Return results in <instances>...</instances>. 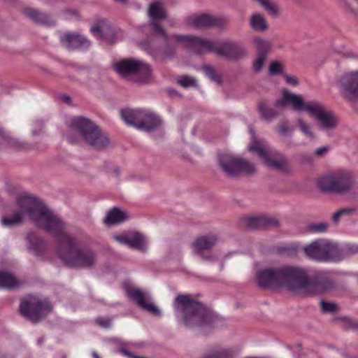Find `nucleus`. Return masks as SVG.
Wrapping results in <instances>:
<instances>
[{
	"mask_svg": "<svg viewBox=\"0 0 358 358\" xmlns=\"http://www.w3.org/2000/svg\"><path fill=\"white\" fill-rule=\"evenodd\" d=\"M71 127L76 130L88 145L100 149L108 144V139L90 120L76 117L71 120Z\"/></svg>",
	"mask_w": 358,
	"mask_h": 358,
	"instance_id": "7",
	"label": "nucleus"
},
{
	"mask_svg": "<svg viewBox=\"0 0 358 358\" xmlns=\"http://www.w3.org/2000/svg\"><path fill=\"white\" fill-rule=\"evenodd\" d=\"M317 183L323 192L342 193L352 188L354 180L350 173L340 171L320 178Z\"/></svg>",
	"mask_w": 358,
	"mask_h": 358,
	"instance_id": "10",
	"label": "nucleus"
},
{
	"mask_svg": "<svg viewBox=\"0 0 358 358\" xmlns=\"http://www.w3.org/2000/svg\"><path fill=\"white\" fill-rule=\"evenodd\" d=\"M31 248L34 250V252L36 253V255L40 254V251L36 249V248L35 247L34 243L31 244Z\"/></svg>",
	"mask_w": 358,
	"mask_h": 358,
	"instance_id": "51",
	"label": "nucleus"
},
{
	"mask_svg": "<svg viewBox=\"0 0 358 358\" xmlns=\"http://www.w3.org/2000/svg\"><path fill=\"white\" fill-rule=\"evenodd\" d=\"M111 341L119 345L120 346V348H124L125 349H127V348L129 347L142 348L143 347V344L142 343L122 342L116 338L111 339Z\"/></svg>",
	"mask_w": 358,
	"mask_h": 358,
	"instance_id": "35",
	"label": "nucleus"
},
{
	"mask_svg": "<svg viewBox=\"0 0 358 358\" xmlns=\"http://www.w3.org/2000/svg\"><path fill=\"white\" fill-rule=\"evenodd\" d=\"M249 26L256 32H265L268 29V23L265 15L259 12H254L249 17Z\"/></svg>",
	"mask_w": 358,
	"mask_h": 358,
	"instance_id": "23",
	"label": "nucleus"
},
{
	"mask_svg": "<svg viewBox=\"0 0 358 358\" xmlns=\"http://www.w3.org/2000/svg\"><path fill=\"white\" fill-rule=\"evenodd\" d=\"M252 45L258 52V55L264 54L266 57L271 50V43L259 36L255 37L252 41Z\"/></svg>",
	"mask_w": 358,
	"mask_h": 358,
	"instance_id": "28",
	"label": "nucleus"
},
{
	"mask_svg": "<svg viewBox=\"0 0 358 358\" xmlns=\"http://www.w3.org/2000/svg\"><path fill=\"white\" fill-rule=\"evenodd\" d=\"M185 49L189 50L197 55L215 52L230 61L237 62L246 55L244 46L231 41H216L192 35H174L169 36L166 31L158 24V53L164 59L172 57L175 54L174 48L171 42Z\"/></svg>",
	"mask_w": 358,
	"mask_h": 358,
	"instance_id": "3",
	"label": "nucleus"
},
{
	"mask_svg": "<svg viewBox=\"0 0 358 358\" xmlns=\"http://www.w3.org/2000/svg\"><path fill=\"white\" fill-rule=\"evenodd\" d=\"M188 23L195 28L203 29L213 26L218 27H224L227 24V21L222 17L202 14L189 17L188 19Z\"/></svg>",
	"mask_w": 358,
	"mask_h": 358,
	"instance_id": "17",
	"label": "nucleus"
},
{
	"mask_svg": "<svg viewBox=\"0 0 358 358\" xmlns=\"http://www.w3.org/2000/svg\"><path fill=\"white\" fill-rule=\"evenodd\" d=\"M157 127V117L153 111L144 108L143 115L141 118L139 131L150 133Z\"/></svg>",
	"mask_w": 358,
	"mask_h": 358,
	"instance_id": "21",
	"label": "nucleus"
},
{
	"mask_svg": "<svg viewBox=\"0 0 358 358\" xmlns=\"http://www.w3.org/2000/svg\"><path fill=\"white\" fill-rule=\"evenodd\" d=\"M23 13L28 18L36 23H40L47 26H50L54 24L48 15L36 9L30 8H25L23 10Z\"/></svg>",
	"mask_w": 358,
	"mask_h": 358,
	"instance_id": "24",
	"label": "nucleus"
},
{
	"mask_svg": "<svg viewBox=\"0 0 358 358\" xmlns=\"http://www.w3.org/2000/svg\"><path fill=\"white\" fill-rule=\"evenodd\" d=\"M305 255L320 262H336L342 259L338 245L327 239L319 238L303 247Z\"/></svg>",
	"mask_w": 358,
	"mask_h": 358,
	"instance_id": "8",
	"label": "nucleus"
},
{
	"mask_svg": "<svg viewBox=\"0 0 358 358\" xmlns=\"http://www.w3.org/2000/svg\"><path fill=\"white\" fill-rule=\"evenodd\" d=\"M277 106H291L297 111H306L318 122L321 129L332 130L336 127L338 119L334 113L318 101H305L302 96L284 90L282 96L277 101Z\"/></svg>",
	"mask_w": 358,
	"mask_h": 358,
	"instance_id": "4",
	"label": "nucleus"
},
{
	"mask_svg": "<svg viewBox=\"0 0 358 358\" xmlns=\"http://www.w3.org/2000/svg\"><path fill=\"white\" fill-rule=\"evenodd\" d=\"M61 99L62 101L66 102V103H69L70 101H71V98L69 96H66V95H62L61 96Z\"/></svg>",
	"mask_w": 358,
	"mask_h": 358,
	"instance_id": "49",
	"label": "nucleus"
},
{
	"mask_svg": "<svg viewBox=\"0 0 358 358\" xmlns=\"http://www.w3.org/2000/svg\"><path fill=\"white\" fill-rule=\"evenodd\" d=\"M296 123L301 131V132L306 136L310 138H314V134L310 130V127L303 120L298 119Z\"/></svg>",
	"mask_w": 358,
	"mask_h": 358,
	"instance_id": "31",
	"label": "nucleus"
},
{
	"mask_svg": "<svg viewBox=\"0 0 358 358\" xmlns=\"http://www.w3.org/2000/svg\"><path fill=\"white\" fill-rule=\"evenodd\" d=\"M67 139H68V141H69V142L70 143H76V141H77L76 139H74L73 138H72V137L71 136V135H68V136H67Z\"/></svg>",
	"mask_w": 358,
	"mask_h": 358,
	"instance_id": "50",
	"label": "nucleus"
},
{
	"mask_svg": "<svg viewBox=\"0 0 358 358\" xmlns=\"http://www.w3.org/2000/svg\"><path fill=\"white\" fill-rule=\"evenodd\" d=\"M280 99L281 98L278 99L275 101V108L267 107L265 102H260L259 103L258 108L262 118H264L266 121H271L278 115L279 112L277 109L280 107H283L282 106H277V101Z\"/></svg>",
	"mask_w": 358,
	"mask_h": 358,
	"instance_id": "27",
	"label": "nucleus"
},
{
	"mask_svg": "<svg viewBox=\"0 0 358 358\" xmlns=\"http://www.w3.org/2000/svg\"><path fill=\"white\" fill-rule=\"evenodd\" d=\"M161 0H158V21L162 19H165L167 16L166 11L165 9L159 6Z\"/></svg>",
	"mask_w": 358,
	"mask_h": 358,
	"instance_id": "45",
	"label": "nucleus"
},
{
	"mask_svg": "<svg viewBox=\"0 0 358 358\" xmlns=\"http://www.w3.org/2000/svg\"><path fill=\"white\" fill-rule=\"evenodd\" d=\"M328 227L327 222H318L309 224L308 229L313 233H324L327 231Z\"/></svg>",
	"mask_w": 358,
	"mask_h": 358,
	"instance_id": "32",
	"label": "nucleus"
},
{
	"mask_svg": "<svg viewBox=\"0 0 358 358\" xmlns=\"http://www.w3.org/2000/svg\"><path fill=\"white\" fill-rule=\"evenodd\" d=\"M148 15L150 21L143 26V31L149 33L150 36L143 39L140 45L143 50L155 57V38L157 36V2H153L149 7Z\"/></svg>",
	"mask_w": 358,
	"mask_h": 358,
	"instance_id": "13",
	"label": "nucleus"
},
{
	"mask_svg": "<svg viewBox=\"0 0 358 358\" xmlns=\"http://www.w3.org/2000/svg\"><path fill=\"white\" fill-rule=\"evenodd\" d=\"M143 110L144 108H123L120 110V116L127 125L138 130Z\"/></svg>",
	"mask_w": 358,
	"mask_h": 358,
	"instance_id": "20",
	"label": "nucleus"
},
{
	"mask_svg": "<svg viewBox=\"0 0 358 358\" xmlns=\"http://www.w3.org/2000/svg\"><path fill=\"white\" fill-rule=\"evenodd\" d=\"M127 219L126 213L117 208H113L109 211L104 219V223L106 225H112L120 223Z\"/></svg>",
	"mask_w": 358,
	"mask_h": 358,
	"instance_id": "26",
	"label": "nucleus"
},
{
	"mask_svg": "<svg viewBox=\"0 0 358 358\" xmlns=\"http://www.w3.org/2000/svg\"><path fill=\"white\" fill-rule=\"evenodd\" d=\"M352 211H353V209L350 208L341 209L334 214L333 220L334 222H336L339 220L341 217L345 215H348Z\"/></svg>",
	"mask_w": 358,
	"mask_h": 358,
	"instance_id": "39",
	"label": "nucleus"
},
{
	"mask_svg": "<svg viewBox=\"0 0 358 358\" xmlns=\"http://www.w3.org/2000/svg\"><path fill=\"white\" fill-rule=\"evenodd\" d=\"M0 138L3 140L8 144L12 143V138L10 137L9 135L6 134L2 129H0Z\"/></svg>",
	"mask_w": 358,
	"mask_h": 358,
	"instance_id": "47",
	"label": "nucleus"
},
{
	"mask_svg": "<svg viewBox=\"0 0 358 358\" xmlns=\"http://www.w3.org/2000/svg\"><path fill=\"white\" fill-rule=\"evenodd\" d=\"M51 309L52 306L48 301L38 299L34 296H30L20 305V313L33 322L45 317Z\"/></svg>",
	"mask_w": 358,
	"mask_h": 358,
	"instance_id": "12",
	"label": "nucleus"
},
{
	"mask_svg": "<svg viewBox=\"0 0 358 358\" xmlns=\"http://www.w3.org/2000/svg\"><path fill=\"white\" fill-rule=\"evenodd\" d=\"M20 284L12 273L0 270V289H13L18 287Z\"/></svg>",
	"mask_w": 358,
	"mask_h": 358,
	"instance_id": "25",
	"label": "nucleus"
},
{
	"mask_svg": "<svg viewBox=\"0 0 358 358\" xmlns=\"http://www.w3.org/2000/svg\"><path fill=\"white\" fill-rule=\"evenodd\" d=\"M127 296L134 301L138 307L150 313H157V306L153 303L150 295L142 292L138 288L128 287L126 289Z\"/></svg>",
	"mask_w": 358,
	"mask_h": 358,
	"instance_id": "16",
	"label": "nucleus"
},
{
	"mask_svg": "<svg viewBox=\"0 0 358 358\" xmlns=\"http://www.w3.org/2000/svg\"><path fill=\"white\" fill-rule=\"evenodd\" d=\"M38 344H41L43 342V338H40L38 340Z\"/></svg>",
	"mask_w": 358,
	"mask_h": 358,
	"instance_id": "54",
	"label": "nucleus"
},
{
	"mask_svg": "<svg viewBox=\"0 0 358 358\" xmlns=\"http://www.w3.org/2000/svg\"><path fill=\"white\" fill-rule=\"evenodd\" d=\"M169 92L171 95L176 94V92L174 90H169Z\"/></svg>",
	"mask_w": 358,
	"mask_h": 358,
	"instance_id": "53",
	"label": "nucleus"
},
{
	"mask_svg": "<svg viewBox=\"0 0 358 358\" xmlns=\"http://www.w3.org/2000/svg\"><path fill=\"white\" fill-rule=\"evenodd\" d=\"M266 57L264 54L258 55L257 57L253 62L252 67L253 70L256 72H259L262 71L263 64L264 61L266 60Z\"/></svg>",
	"mask_w": 358,
	"mask_h": 358,
	"instance_id": "34",
	"label": "nucleus"
},
{
	"mask_svg": "<svg viewBox=\"0 0 358 358\" xmlns=\"http://www.w3.org/2000/svg\"><path fill=\"white\" fill-rule=\"evenodd\" d=\"M174 308L178 319L187 328L209 326L215 319L210 310L189 295H178Z\"/></svg>",
	"mask_w": 358,
	"mask_h": 358,
	"instance_id": "5",
	"label": "nucleus"
},
{
	"mask_svg": "<svg viewBox=\"0 0 358 358\" xmlns=\"http://www.w3.org/2000/svg\"><path fill=\"white\" fill-rule=\"evenodd\" d=\"M320 306L322 311L325 313L334 312L337 308V306L335 303L324 301L320 302Z\"/></svg>",
	"mask_w": 358,
	"mask_h": 358,
	"instance_id": "38",
	"label": "nucleus"
},
{
	"mask_svg": "<svg viewBox=\"0 0 358 358\" xmlns=\"http://www.w3.org/2000/svg\"><path fill=\"white\" fill-rule=\"evenodd\" d=\"M113 238L117 243L129 247V235H117L114 236Z\"/></svg>",
	"mask_w": 358,
	"mask_h": 358,
	"instance_id": "40",
	"label": "nucleus"
},
{
	"mask_svg": "<svg viewBox=\"0 0 358 358\" xmlns=\"http://www.w3.org/2000/svg\"><path fill=\"white\" fill-rule=\"evenodd\" d=\"M43 127V122L41 120H36L34 122V129L32 130L33 135L39 134Z\"/></svg>",
	"mask_w": 358,
	"mask_h": 358,
	"instance_id": "44",
	"label": "nucleus"
},
{
	"mask_svg": "<svg viewBox=\"0 0 358 358\" xmlns=\"http://www.w3.org/2000/svg\"><path fill=\"white\" fill-rule=\"evenodd\" d=\"M284 78H285L286 83L289 85L296 86L299 83L298 80L295 76L285 74Z\"/></svg>",
	"mask_w": 358,
	"mask_h": 358,
	"instance_id": "43",
	"label": "nucleus"
},
{
	"mask_svg": "<svg viewBox=\"0 0 358 358\" xmlns=\"http://www.w3.org/2000/svg\"><path fill=\"white\" fill-rule=\"evenodd\" d=\"M219 238L215 234L198 237L192 243L194 252L205 261H213V256L205 251L211 249L218 242Z\"/></svg>",
	"mask_w": 358,
	"mask_h": 358,
	"instance_id": "14",
	"label": "nucleus"
},
{
	"mask_svg": "<svg viewBox=\"0 0 358 358\" xmlns=\"http://www.w3.org/2000/svg\"><path fill=\"white\" fill-rule=\"evenodd\" d=\"M61 41L69 50L85 49L90 46V41L78 34L66 33L61 37Z\"/></svg>",
	"mask_w": 358,
	"mask_h": 358,
	"instance_id": "18",
	"label": "nucleus"
},
{
	"mask_svg": "<svg viewBox=\"0 0 358 358\" xmlns=\"http://www.w3.org/2000/svg\"><path fill=\"white\" fill-rule=\"evenodd\" d=\"M92 34L98 39L103 40L108 43L115 42V31L110 24L106 20H101L98 24L91 28Z\"/></svg>",
	"mask_w": 358,
	"mask_h": 358,
	"instance_id": "19",
	"label": "nucleus"
},
{
	"mask_svg": "<svg viewBox=\"0 0 358 358\" xmlns=\"http://www.w3.org/2000/svg\"><path fill=\"white\" fill-rule=\"evenodd\" d=\"M329 148L327 146H323L321 148H319L315 150V155L318 157H322L327 153Z\"/></svg>",
	"mask_w": 358,
	"mask_h": 358,
	"instance_id": "46",
	"label": "nucleus"
},
{
	"mask_svg": "<svg viewBox=\"0 0 358 358\" xmlns=\"http://www.w3.org/2000/svg\"><path fill=\"white\" fill-rule=\"evenodd\" d=\"M278 131L280 134L286 136L292 131V129L289 127L287 122H284L278 127Z\"/></svg>",
	"mask_w": 358,
	"mask_h": 358,
	"instance_id": "41",
	"label": "nucleus"
},
{
	"mask_svg": "<svg viewBox=\"0 0 358 358\" xmlns=\"http://www.w3.org/2000/svg\"><path fill=\"white\" fill-rule=\"evenodd\" d=\"M69 13H72V14H73V15H76V12H74V11H71V10L69 11Z\"/></svg>",
	"mask_w": 358,
	"mask_h": 358,
	"instance_id": "55",
	"label": "nucleus"
},
{
	"mask_svg": "<svg viewBox=\"0 0 358 358\" xmlns=\"http://www.w3.org/2000/svg\"><path fill=\"white\" fill-rule=\"evenodd\" d=\"M299 248V244L297 243H292L282 247L279 251L282 253L292 254L296 252Z\"/></svg>",
	"mask_w": 358,
	"mask_h": 358,
	"instance_id": "36",
	"label": "nucleus"
},
{
	"mask_svg": "<svg viewBox=\"0 0 358 358\" xmlns=\"http://www.w3.org/2000/svg\"><path fill=\"white\" fill-rule=\"evenodd\" d=\"M256 280L262 288L285 287L302 296L320 294L331 287L327 278L320 275L308 277L303 270L293 266L264 268L257 273Z\"/></svg>",
	"mask_w": 358,
	"mask_h": 358,
	"instance_id": "2",
	"label": "nucleus"
},
{
	"mask_svg": "<svg viewBox=\"0 0 358 358\" xmlns=\"http://www.w3.org/2000/svg\"><path fill=\"white\" fill-rule=\"evenodd\" d=\"M129 248L141 251L145 250V240L144 236L140 233H134L129 235Z\"/></svg>",
	"mask_w": 358,
	"mask_h": 358,
	"instance_id": "29",
	"label": "nucleus"
},
{
	"mask_svg": "<svg viewBox=\"0 0 358 358\" xmlns=\"http://www.w3.org/2000/svg\"><path fill=\"white\" fill-rule=\"evenodd\" d=\"M218 355L216 353H209L206 354L203 358H218Z\"/></svg>",
	"mask_w": 358,
	"mask_h": 358,
	"instance_id": "48",
	"label": "nucleus"
},
{
	"mask_svg": "<svg viewBox=\"0 0 358 358\" xmlns=\"http://www.w3.org/2000/svg\"><path fill=\"white\" fill-rule=\"evenodd\" d=\"M282 64L278 61L272 62L269 66V72L271 74L276 75L282 72Z\"/></svg>",
	"mask_w": 358,
	"mask_h": 358,
	"instance_id": "37",
	"label": "nucleus"
},
{
	"mask_svg": "<svg viewBox=\"0 0 358 358\" xmlns=\"http://www.w3.org/2000/svg\"><path fill=\"white\" fill-rule=\"evenodd\" d=\"M113 68L122 78L133 83L146 84L152 78L150 65L139 59H122L115 64Z\"/></svg>",
	"mask_w": 358,
	"mask_h": 358,
	"instance_id": "6",
	"label": "nucleus"
},
{
	"mask_svg": "<svg viewBox=\"0 0 358 358\" xmlns=\"http://www.w3.org/2000/svg\"><path fill=\"white\" fill-rule=\"evenodd\" d=\"M64 358H65V357H64Z\"/></svg>",
	"mask_w": 358,
	"mask_h": 358,
	"instance_id": "56",
	"label": "nucleus"
},
{
	"mask_svg": "<svg viewBox=\"0 0 358 358\" xmlns=\"http://www.w3.org/2000/svg\"><path fill=\"white\" fill-rule=\"evenodd\" d=\"M339 85L344 96L350 100H358V71L343 75Z\"/></svg>",
	"mask_w": 358,
	"mask_h": 358,
	"instance_id": "15",
	"label": "nucleus"
},
{
	"mask_svg": "<svg viewBox=\"0 0 358 358\" xmlns=\"http://www.w3.org/2000/svg\"><path fill=\"white\" fill-rule=\"evenodd\" d=\"M178 83L184 87H188L190 86H194L196 85V80L194 78L188 76H181L178 80Z\"/></svg>",
	"mask_w": 358,
	"mask_h": 358,
	"instance_id": "33",
	"label": "nucleus"
},
{
	"mask_svg": "<svg viewBox=\"0 0 358 358\" xmlns=\"http://www.w3.org/2000/svg\"><path fill=\"white\" fill-rule=\"evenodd\" d=\"M17 209L13 217H3L1 220L5 227H13L21 224L27 216L35 224L51 233L59 239L57 253L67 266L76 268H91L96 262L94 250L85 245L64 231V224L61 219L39 199L22 194L17 199Z\"/></svg>",
	"mask_w": 358,
	"mask_h": 358,
	"instance_id": "1",
	"label": "nucleus"
},
{
	"mask_svg": "<svg viewBox=\"0 0 358 358\" xmlns=\"http://www.w3.org/2000/svg\"><path fill=\"white\" fill-rule=\"evenodd\" d=\"M96 322L97 324L104 328H108L110 325V320L106 317H98L96 320Z\"/></svg>",
	"mask_w": 358,
	"mask_h": 358,
	"instance_id": "42",
	"label": "nucleus"
},
{
	"mask_svg": "<svg viewBox=\"0 0 358 358\" xmlns=\"http://www.w3.org/2000/svg\"><path fill=\"white\" fill-rule=\"evenodd\" d=\"M248 225L252 229H262L269 227H278V221L267 216L251 217L248 219Z\"/></svg>",
	"mask_w": 358,
	"mask_h": 358,
	"instance_id": "22",
	"label": "nucleus"
},
{
	"mask_svg": "<svg viewBox=\"0 0 358 358\" xmlns=\"http://www.w3.org/2000/svg\"><path fill=\"white\" fill-rule=\"evenodd\" d=\"M92 355L94 358H99L98 354L95 351H93L92 352Z\"/></svg>",
	"mask_w": 358,
	"mask_h": 358,
	"instance_id": "52",
	"label": "nucleus"
},
{
	"mask_svg": "<svg viewBox=\"0 0 358 358\" xmlns=\"http://www.w3.org/2000/svg\"><path fill=\"white\" fill-rule=\"evenodd\" d=\"M250 132L252 142L248 145V150L255 153L268 168L284 171L287 164L285 157L279 152L272 150L265 141L255 139V133L252 130Z\"/></svg>",
	"mask_w": 358,
	"mask_h": 358,
	"instance_id": "9",
	"label": "nucleus"
},
{
	"mask_svg": "<svg viewBox=\"0 0 358 358\" xmlns=\"http://www.w3.org/2000/svg\"><path fill=\"white\" fill-rule=\"evenodd\" d=\"M201 70L203 72L205 76L212 81L220 84L222 82V76L217 74L215 69L210 65H204L201 67Z\"/></svg>",
	"mask_w": 358,
	"mask_h": 358,
	"instance_id": "30",
	"label": "nucleus"
},
{
	"mask_svg": "<svg viewBox=\"0 0 358 358\" xmlns=\"http://www.w3.org/2000/svg\"><path fill=\"white\" fill-rule=\"evenodd\" d=\"M218 162L222 171L229 177H234L241 173H253L255 166L252 162L231 153H222Z\"/></svg>",
	"mask_w": 358,
	"mask_h": 358,
	"instance_id": "11",
	"label": "nucleus"
}]
</instances>
